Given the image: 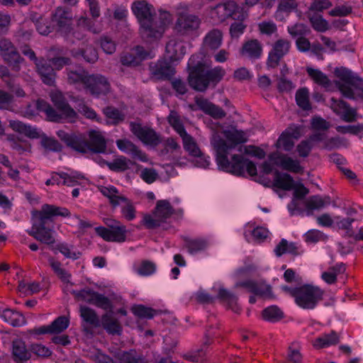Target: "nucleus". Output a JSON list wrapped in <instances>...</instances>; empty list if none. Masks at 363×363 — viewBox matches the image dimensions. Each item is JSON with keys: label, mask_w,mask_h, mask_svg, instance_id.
Here are the masks:
<instances>
[{"label": "nucleus", "mask_w": 363, "mask_h": 363, "mask_svg": "<svg viewBox=\"0 0 363 363\" xmlns=\"http://www.w3.org/2000/svg\"><path fill=\"white\" fill-rule=\"evenodd\" d=\"M218 123L209 125L211 130L210 144L220 170L240 176L247 172L250 176L257 174L256 165L245 155L262 159L265 157L263 150L252 145L240 146L247 140L243 130L230 126L220 130Z\"/></svg>", "instance_id": "obj_1"}, {"label": "nucleus", "mask_w": 363, "mask_h": 363, "mask_svg": "<svg viewBox=\"0 0 363 363\" xmlns=\"http://www.w3.org/2000/svg\"><path fill=\"white\" fill-rule=\"evenodd\" d=\"M133 13L140 24V32L144 38L157 39L161 37L172 18L167 11H162L158 17L152 14L150 6L144 1L135 2L132 6Z\"/></svg>", "instance_id": "obj_2"}, {"label": "nucleus", "mask_w": 363, "mask_h": 363, "mask_svg": "<svg viewBox=\"0 0 363 363\" xmlns=\"http://www.w3.org/2000/svg\"><path fill=\"white\" fill-rule=\"evenodd\" d=\"M69 216V211L67 208H60L52 205L45 204L40 211L32 212L33 226L29 234L35 239L48 245L55 243L54 231L51 228H47L45 225L48 222L52 220L54 216Z\"/></svg>", "instance_id": "obj_3"}, {"label": "nucleus", "mask_w": 363, "mask_h": 363, "mask_svg": "<svg viewBox=\"0 0 363 363\" xmlns=\"http://www.w3.org/2000/svg\"><path fill=\"white\" fill-rule=\"evenodd\" d=\"M58 138L68 147L81 153L93 152L104 153L106 152V143L104 135L99 130H90L89 141L87 142L85 135L82 133L67 132L59 130L56 132Z\"/></svg>", "instance_id": "obj_4"}, {"label": "nucleus", "mask_w": 363, "mask_h": 363, "mask_svg": "<svg viewBox=\"0 0 363 363\" xmlns=\"http://www.w3.org/2000/svg\"><path fill=\"white\" fill-rule=\"evenodd\" d=\"M197 56L193 55L189 61L190 68L189 83L195 90L205 91L210 83L216 84L222 79L225 74V70L220 67H216L208 69V67L202 62H196Z\"/></svg>", "instance_id": "obj_5"}, {"label": "nucleus", "mask_w": 363, "mask_h": 363, "mask_svg": "<svg viewBox=\"0 0 363 363\" xmlns=\"http://www.w3.org/2000/svg\"><path fill=\"white\" fill-rule=\"evenodd\" d=\"M67 72L68 82L77 88H86L97 96L106 94L109 91V84L101 75H88L81 67L69 68Z\"/></svg>", "instance_id": "obj_6"}, {"label": "nucleus", "mask_w": 363, "mask_h": 363, "mask_svg": "<svg viewBox=\"0 0 363 363\" xmlns=\"http://www.w3.org/2000/svg\"><path fill=\"white\" fill-rule=\"evenodd\" d=\"M50 98L60 113H57V112L44 100L39 99L36 102L37 108L40 111L44 112L49 121L57 122L63 118L69 123L76 121L77 118V113L65 101L62 94L60 91L57 90L52 91L50 93Z\"/></svg>", "instance_id": "obj_7"}, {"label": "nucleus", "mask_w": 363, "mask_h": 363, "mask_svg": "<svg viewBox=\"0 0 363 363\" xmlns=\"http://www.w3.org/2000/svg\"><path fill=\"white\" fill-rule=\"evenodd\" d=\"M281 289L294 297L296 303L303 309H313L323 296V291L313 284H305L298 288L281 286Z\"/></svg>", "instance_id": "obj_8"}, {"label": "nucleus", "mask_w": 363, "mask_h": 363, "mask_svg": "<svg viewBox=\"0 0 363 363\" xmlns=\"http://www.w3.org/2000/svg\"><path fill=\"white\" fill-rule=\"evenodd\" d=\"M336 86L342 94L350 99L363 100V79L345 68L336 69Z\"/></svg>", "instance_id": "obj_9"}, {"label": "nucleus", "mask_w": 363, "mask_h": 363, "mask_svg": "<svg viewBox=\"0 0 363 363\" xmlns=\"http://www.w3.org/2000/svg\"><path fill=\"white\" fill-rule=\"evenodd\" d=\"M183 213L181 208H174L167 200H160L157 202L155 208L152 214L144 215L142 223L147 229H155L162 227L168 228V220L173 215L178 217Z\"/></svg>", "instance_id": "obj_10"}, {"label": "nucleus", "mask_w": 363, "mask_h": 363, "mask_svg": "<svg viewBox=\"0 0 363 363\" xmlns=\"http://www.w3.org/2000/svg\"><path fill=\"white\" fill-rule=\"evenodd\" d=\"M98 189L108 199L112 206L121 207V213L123 219L127 221H132L137 218V211L133 202L121 194L114 186L101 185L98 186Z\"/></svg>", "instance_id": "obj_11"}, {"label": "nucleus", "mask_w": 363, "mask_h": 363, "mask_svg": "<svg viewBox=\"0 0 363 363\" xmlns=\"http://www.w3.org/2000/svg\"><path fill=\"white\" fill-rule=\"evenodd\" d=\"M9 126L13 130L25 135L30 138L42 137L41 144L48 150L58 152L61 150L60 144L54 138L42 136L41 131L35 127L22 123L19 121L11 120Z\"/></svg>", "instance_id": "obj_12"}, {"label": "nucleus", "mask_w": 363, "mask_h": 363, "mask_svg": "<svg viewBox=\"0 0 363 363\" xmlns=\"http://www.w3.org/2000/svg\"><path fill=\"white\" fill-rule=\"evenodd\" d=\"M106 227H96L95 231L101 238L107 242H124L127 239V228L119 220H106Z\"/></svg>", "instance_id": "obj_13"}, {"label": "nucleus", "mask_w": 363, "mask_h": 363, "mask_svg": "<svg viewBox=\"0 0 363 363\" xmlns=\"http://www.w3.org/2000/svg\"><path fill=\"white\" fill-rule=\"evenodd\" d=\"M168 121L170 125L182 138L184 148L189 155L191 157L193 155H199L201 150L195 139L186 132L177 113L171 111L168 117Z\"/></svg>", "instance_id": "obj_14"}, {"label": "nucleus", "mask_w": 363, "mask_h": 363, "mask_svg": "<svg viewBox=\"0 0 363 363\" xmlns=\"http://www.w3.org/2000/svg\"><path fill=\"white\" fill-rule=\"evenodd\" d=\"M72 17V14L67 9L59 7L53 15V21L59 26L60 31L65 34L69 40L74 43L73 38L81 40L83 38V34L79 31H74L70 27Z\"/></svg>", "instance_id": "obj_15"}, {"label": "nucleus", "mask_w": 363, "mask_h": 363, "mask_svg": "<svg viewBox=\"0 0 363 363\" xmlns=\"http://www.w3.org/2000/svg\"><path fill=\"white\" fill-rule=\"evenodd\" d=\"M21 52L24 55L27 56L30 60L34 62L43 82L49 86L54 85L56 74L53 72V69L51 68L50 65H48L43 59L39 60L36 57L34 51L28 46L22 47Z\"/></svg>", "instance_id": "obj_16"}, {"label": "nucleus", "mask_w": 363, "mask_h": 363, "mask_svg": "<svg viewBox=\"0 0 363 363\" xmlns=\"http://www.w3.org/2000/svg\"><path fill=\"white\" fill-rule=\"evenodd\" d=\"M0 55L15 71H19L21 65L24 62L15 45L6 38L0 40Z\"/></svg>", "instance_id": "obj_17"}, {"label": "nucleus", "mask_w": 363, "mask_h": 363, "mask_svg": "<svg viewBox=\"0 0 363 363\" xmlns=\"http://www.w3.org/2000/svg\"><path fill=\"white\" fill-rule=\"evenodd\" d=\"M240 8L236 2L232 0H226L211 6L208 9L209 17L215 22H223L229 17L235 15Z\"/></svg>", "instance_id": "obj_18"}, {"label": "nucleus", "mask_w": 363, "mask_h": 363, "mask_svg": "<svg viewBox=\"0 0 363 363\" xmlns=\"http://www.w3.org/2000/svg\"><path fill=\"white\" fill-rule=\"evenodd\" d=\"M211 291L215 297L224 303L228 308L235 313H239L241 308L238 303V297L235 292L225 287L220 282L214 283Z\"/></svg>", "instance_id": "obj_19"}, {"label": "nucleus", "mask_w": 363, "mask_h": 363, "mask_svg": "<svg viewBox=\"0 0 363 363\" xmlns=\"http://www.w3.org/2000/svg\"><path fill=\"white\" fill-rule=\"evenodd\" d=\"M243 236L248 242L260 244L269 238L270 232L255 223L248 222L243 227Z\"/></svg>", "instance_id": "obj_20"}, {"label": "nucleus", "mask_w": 363, "mask_h": 363, "mask_svg": "<svg viewBox=\"0 0 363 363\" xmlns=\"http://www.w3.org/2000/svg\"><path fill=\"white\" fill-rule=\"evenodd\" d=\"M240 287L247 289L249 292L257 296L263 298H271L272 296L271 286L267 284L264 281L247 279L235 282L234 289H238Z\"/></svg>", "instance_id": "obj_21"}, {"label": "nucleus", "mask_w": 363, "mask_h": 363, "mask_svg": "<svg viewBox=\"0 0 363 363\" xmlns=\"http://www.w3.org/2000/svg\"><path fill=\"white\" fill-rule=\"evenodd\" d=\"M270 161L281 169L293 172L300 173L303 172V167L298 160L293 159L287 155L275 152L269 155Z\"/></svg>", "instance_id": "obj_22"}, {"label": "nucleus", "mask_w": 363, "mask_h": 363, "mask_svg": "<svg viewBox=\"0 0 363 363\" xmlns=\"http://www.w3.org/2000/svg\"><path fill=\"white\" fill-rule=\"evenodd\" d=\"M130 128L131 132L145 145L155 146L161 141L160 136L152 128L133 122L130 123Z\"/></svg>", "instance_id": "obj_23"}, {"label": "nucleus", "mask_w": 363, "mask_h": 363, "mask_svg": "<svg viewBox=\"0 0 363 363\" xmlns=\"http://www.w3.org/2000/svg\"><path fill=\"white\" fill-rule=\"evenodd\" d=\"M301 135L302 131L299 126L290 125L279 136L276 146L285 151H290L294 146L295 140H298Z\"/></svg>", "instance_id": "obj_24"}, {"label": "nucleus", "mask_w": 363, "mask_h": 363, "mask_svg": "<svg viewBox=\"0 0 363 363\" xmlns=\"http://www.w3.org/2000/svg\"><path fill=\"white\" fill-rule=\"evenodd\" d=\"M200 19L196 16L188 12H181L178 14L176 29L178 32L188 34L199 27Z\"/></svg>", "instance_id": "obj_25"}, {"label": "nucleus", "mask_w": 363, "mask_h": 363, "mask_svg": "<svg viewBox=\"0 0 363 363\" xmlns=\"http://www.w3.org/2000/svg\"><path fill=\"white\" fill-rule=\"evenodd\" d=\"M290 43L287 40L279 39L274 44L272 51L269 53L267 65L269 67H275L280 60L289 52Z\"/></svg>", "instance_id": "obj_26"}, {"label": "nucleus", "mask_w": 363, "mask_h": 363, "mask_svg": "<svg viewBox=\"0 0 363 363\" xmlns=\"http://www.w3.org/2000/svg\"><path fill=\"white\" fill-rule=\"evenodd\" d=\"M330 107L345 121L352 122L355 121L357 117L355 109L348 106L342 100H337L332 98Z\"/></svg>", "instance_id": "obj_27"}, {"label": "nucleus", "mask_w": 363, "mask_h": 363, "mask_svg": "<svg viewBox=\"0 0 363 363\" xmlns=\"http://www.w3.org/2000/svg\"><path fill=\"white\" fill-rule=\"evenodd\" d=\"M117 147L126 154L141 162H148L147 156L142 152L135 144L127 139L118 140L116 142Z\"/></svg>", "instance_id": "obj_28"}, {"label": "nucleus", "mask_w": 363, "mask_h": 363, "mask_svg": "<svg viewBox=\"0 0 363 363\" xmlns=\"http://www.w3.org/2000/svg\"><path fill=\"white\" fill-rule=\"evenodd\" d=\"M184 43L176 39L170 40L166 45V56L172 62L180 60L186 53Z\"/></svg>", "instance_id": "obj_29"}, {"label": "nucleus", "mask_w": 363, "mask_h": 363, "mask_svg": "<svg viewBox=\"0 0 363 363\" xmlns=\"http://www.w3.org/2000/svg\"><path fill=\"white\" fill-rule=\"evenodd\" d=\"M152 57L153 55L146 52L143 47L137 46L132 53L125 54L121 57V62L124 65L135 66L142 60Z\"/></svg>", "instance_id": "obj_30"}, {"label": "nucleus", "mask_w": 363, "mask_h": 363, "mask_svg": "<svg viewBox=\"0 0 363 363\" xmlns=\"http://www.w3.org/2000/svg\"><path fill=\"white\" fill-rule=\"evenodd\" d=\"M195 101L200 110L215 119H220L225 116V112L221 108L207 99L199 97L196 98Z\"/></svg>", "instance_id": "obj_31"}, {"label": "nucleus", "mask_w": 363, "mask_h": 363, "mask_svg": "<svg viewBox=\"0 0 363 363\" xmlns=\"http://www.w3.org/2000/svg\"><path fill=\"white\" fill-rule=\"evenodd\" d=\"M52 178L54 184L74 186L78 182V180L84 179V176L77 172L69 171V172L55 174L52 176Z\"/></svg>", "instance_id": "obj_32"}, {"label": "nucleus", "mask_w": 363, "mask_h": 363, "mask_svg": "<svg viewBox=\"0 0 363 363\" xmlns=\"http://www.w3.org/2000/svg\"><path fill=\"white\" fill-rule=\"evenodd\" d=\"M12 354L16 362H23L30 358L31 352L22 340L16 339L12 343Z\"/></svg>", "instance_id": "obj_33"}, {"label": "nucleus", "mask_w": 363, "mask_h": 363, "mask_svg": "<svg viewBox=\"0 0 363 363\" xmlns=\"http://www.w3.org/2000/svg\"><path fill=\"white\" fill-rule=\"evenodd\" d=\"M0 318L13 327H21L26 323V318L23 314L10 308L0 311Z\"/></svg>", "instance_id": "obj_34"}, {"label": "nucleus", "mask_w": 363, "mask_h": 363, "mask_svg": "<svg viewBox=\"0 0 363 363\" xmlns=\"http://www.w3.org/2000/svg\"><path fill=\"white\" fill-rule=\"evenodd\" d=\"M340 341L338 335L335 331L323 334L313 340V346L316 349L329 347L337 344Z\"/></svg>", "instance_id": "obj_35"}, {"label": "nucleus", "mask_w": 363, "mask_h": 363, "mask_svg": "<svg viewBox=\"0 0 363 363\" xmlns=\"http://www.w3.org/2000/svg\"><path fill=\"white\" fill-rule=\"evenodd\" d=\"M294 182L293 177L290 174L280 172L277 170L274 172L273 186L288 191L294 187Z\"/></svg>", "instance_id": "obj_36"}, {"label": "nucleus", "mask_w": 363, "mask_h": 363, "mask_svg": "<svg viewBox=\"0 0 363 363\" xmlns=\"http://www.w3.org/2000/svg\"><path fill=\"white\" fill-rule=\"evenodd\" d=\"M223 41L222 33L217 29L209 31L203 40V46L207 50H215L220 48Z\"/></svg>", "instance_id": "obj_37"}, {"label": "nucleus", "mask_w": 363, "mask_h": 363, "mask_svg": "<svg viewBox=\"0 0 363 363\" xmlns=\"http://www.w3.org/2000/svg\"><path fill=\"white\" fill-rule=\"evenodd\" d=\"M174 63L168 60H160L153 70V73L159 78H168L172 77L174 73Z\"/></svg>", "instance_id": "obj_38"}, {"label": "nucleus", "mask_w": 363, "mask_h": 363, "mask_svg": "<svg viewBox=\"0 0 363 363\" xmlns=\"http://www.w3.org/2000/svg\"><path fill=\"white\" fill-rule=\"evenodd\" d=\"M101 324L110 334L118 335L121 332V325L118 320L115 318L111 313H106L101 317Z\"/></svg>", "instance_id": "obj_39"}, {"label": "nucleus", "mask_w": 363, "mask_h": 363, "mask_svg": "<svg viewBox=\"0 0 363 363\" xmlns=\"http://www.w3.org/2000/svg\"><path fill=\"white\" fill-rule=\"evenodd\" d=\"M297 4L294 0H281L275 12V18L282 21L286 17L296 9Z\"/></svg>", "instance_id": "obj_40"}, {"label": "nucleus", "mask_w": 363, "mask_h": 363, "mask_svg": "<svg viewBox=\"0 0 363 363\" xmlns=\"http://www.w3.org/2000/svg\"><path fill=\"white\" fill-rule=\"evenodd\" d=\"M262 46L256 40L247 42L242 49V55L250 59L259 58L262 55Z\"/></svg>", "instance_id": "obj_41"}, {"label": "nucleus", "mask_w": 363, "mask_h": 363, "mask_svg": "<svg viewBox=\"0 0 363 363\" xmlns=\"http://www.w3.org/2000/svg\"><path fill=\"white\" fill-rule=\"evenodd\" d=\"M213 244L211 239L208 238H199L192 240L189 243V251L195 255L206 250Z\"/></svg>", "instance_id": "obj_42"}, {"label": "nucleus", "mask_w": 363, "mask_h": 363, "mask_svg": "<svg viewBox=\"0 0 363 363\" xmlns=\"http://www.w3.org/2000/svg\"><path fill=\"white\" fill-rule=\"evenodd\" d=\"M59 251L66 258L71 259L73 260L77 259L80 257V252L72 244L61 242L56 245L53 249Z\"/></svg>", "instance_id": "obj_43"}, {"label": "nucleus", "mask_w": 363, "mask_h": 363, "mask_svg": "<svg viewBox=\"0 0 363 363\" xmlns=\"http://www.w3.org/2000/svg\"><path fill=\"white\" fill-rule=\"evenodd\" d=\"M240 10L241 11L237 18L241 21L235 22L230 26V32L233 38H238L240 36L244 33L246 28V26L242 21L247 18L248 13L247 11L244 10V8L240 9Z\"/></svg>", "instance_id": "obj_44"}, {"label": "nucleus", "mask_w": 363, "mask_h": 363, "mask_svg": "<svg viewBox=\"0 0 363 363\" xmlns=\"http://www.w3.org/2000/svg\"><path fill=\"white\" fill-rule=\"evenodd\" d=\"M48 262L53 272L62 281L67 284L70 283L71 275L62 267L61 262L51 257L48 258Z\"/></svg>", "instance_id": "obj_45"}, {"label": "nucleus", "mask_w": 363, "mask_h": 363, "mask_svg": "<svg viewBox=\"0 0 363 363\" xmlns=\"http://www.w3.org/2000/svg\"><path fill=\"white\" fill-rule=\"evenodd\" d=\"M306 69L308 76L315 83L324 87H327L330 85V80L327 75L320 69L309 66L306 67Z\"/></svg>", "instance_id": "obj_46"}, {"label": "nucleus", "mask_w": 363, "mask_h": 363, "mask_svg": "<svg viewBox=\"0 0 363 363\" xmlns=\"http://www.w3.org/2000/svg\"><path fill=\"white\" fill-rule=\"evenodd\" d=\"M72 55L74 57L82 56L88 62H94L98 59L97 51L91 45H86L80 51H72Z\"/></svg>", "instance_id": "obj_47"}, {"label": "nucleus", "mask_w": 363, "mask_h": 363, "mask_svg": "<svg viewBox=\"0 0 363 363\" xmlns=\"http://www.w3.org/2000/svg\"><path fill=\"white\" fill-rule=\"evenodd\" d=\"M116 363H145L144 359L137 357L134 351L118 352Z\"/></svg>", "instance_id": "obj_48"}, {"label": "nucleus", "mask_w": 363, "mask_h": 363, "mask_svg": "<svg viewBox=\"0 0 363 363\" xmlns=\"http://www.w3.org/2000/svg\"><path fill=\"white\" fill-rule=\"evenodd\" d=\"M140 177L147 184H152L158 178L157 172L153 168L144 167L137 165Z\"/></svg>", "instance_id": "obj_49"}, {"label": "nucleus", "mask_w": 363, "mask_h": 363, "mask_svg": "<svg viewBox=\"0 0 363 363\" xmlns=\"http://www.w3.org/2000/svg\"><path fill=\"white\" fill-rule=\"evenodd\" d=\"M262 317L270 322H276L283 317V313L277 306H271L262 311Z\"/></svg>", "instance_id": "obj_50"}, {"label": "nucleus", "mask_w": 363, "mask_h": 363, "mask_svg": "<svg viewBox=\"0 0 363 363\" xmlns=\"http://www.w3.org/2000/svg\"><path fill=\"white\" fill-rule=\"evenodd\" d=\"M330 202L328 197L323 198L315 196L308 200L306 207L308 210H320L329 205Z\"/></svg>", "instance_id": "obj_51"}, {"label": "nucleus", "mask_w": 363, "mask_h": 363, "mask_svg": "<svg viewBox=\"0 0 363 363\" xmlns=\"http://www.w3.org/2000/svg\"><path fill=\"white\" fill-rule=\"evenodd\" d=\"M156 264L150 261H143L140 266L135 269L136 273L142 277H148L154 274L156 272Z\"/></svg>", "instance_id": "obj_52"}, {"label": "nucleus", "mask_w": 363, "mask_h": 363, "mask_svg": "<svg viewBox=\"0 0 363 363\" xmlns=\"http://www.w3.org/2000/svg\"><path fill=\"white\" fill-rule=\"evenodd\" d=\"M88 356L96 363H116L109 356L96 348L91 349L88 352Z\"/></svg>", "instance_id": "obj_53"}, {"label": "nucleus", "mask_w": 363, "mask_h": 363, "mask_svg": "<svg viewBox=\"0 0 363 363\" xmlns=\"http://www.w3.org/2000/svg\"><path fill=\"white\" fill-rule=\"evenodd\" d=\"M166 150L173 154L174 163L179 166H182L184 162H180L179 154L181 152V148L179 144L174 139H168L166 142Z\"/></svg>", "instance_id": "obj_54"}, {"label": "nucleus", "mask_w": 363, "mask_h": 363, "mask_svg": "<svg viewBox=\"0 0 363 363\" xmlns=\"http://www.w3.org/2000/svg\"><path fill=\"white\" fill-rule=\"evenodd\" d=\"M104 113L108 118V123L116 124L124 119V114L113 107L104 108Z\"/></svg>", "instance_id": "obj_55"}, {"label": "nucleus", "mask_w": 363, "mask_h": 363, "mask_svg": "<svg viewBox=\"0 0 363 363\" xmlns=\"http://www.w3.org/2000/svg\"><path fill=\"white\" fill-rule=\"evenodd\" d=\"M69 325V320L66 316H60L50 325L51 333H60L66 330Z\"/></svg>", "instance_id": "obj_56"}, {"label": "nucleus", "mask_w": 363, "mask_h": 363, "mask_svg": "<svg viewBox=\"0 0 363 363\" xmlns=\"http://www.w3.org/2000/svg\"><path fill=\"white\" fill-rule=\"evenodd\" d=\"M192 157L191 162L195 167L206 169L211 164L210 157L203 154L201 150H200L199 155H193Z\"/></svg>", "instance_id": "obj_57"}, {"label": "nucleus", "mask_w": 363, "mask_h": 363, "mask_svg": "<svg viewBox=\"0 0 363 363\" xmlns=\"http://www.w3.org/2000/svg\"><path fill=\"white\" fill-rule=\"evenodd\" d=\"M308 94V90L306 88L298 90L296 94V101L298 106L304 110H308L311 108Z\"/></svg>", "instance_id": "obj_58"}, {"label": "nucleus", "mask_w": 363, "mask_h": 363, "mask_svg": "<svg viewBox=\"0 0 363 363\" xmlns=\"http://www.w3.org/2000/svg\"><path fill=\"white\" fill-rule=\"evenodd\" d=\"M300 345L296 343H292L288 349L287 359L291 363H301L302 355L300 352Z\"/></svg>", "instance_id": "obj_59"}, {"label": "nucleus", "mask_w": 363, "mask_h": 363, "mask_svg": "<svg viewBox=\"0 0 363 363\" xmlns=\"http://www.w3.org/2000/svg\"><path fill=\"white\" fill-rule=\"evenodd\" d=\"M9 146L20 154L30 150V144L27 140H16L13 138H9Z\"/></svg>", "instance_id": "obj_60"}, {"label": "nucleus", "mask_w": 363, "mask_h": 363, "mask_svg": "<svg viewBox=\"0 0 363 363\" xmlns=\"http://www.w3.org/2000/svg\"><path fill=\"white\" fill-rule=\"evenodd\" d=\"M134 164L135 163L125 157H121L115 160L112 164H109V167L113 170L125 171L131 168Z\"/></svg>", "instance_id": "obj_61"}, {"label": "nucleus", "mask_w": 363, "mask_h": 363, "mask_svg": "<svg viewBox=\"0 0 363 363\" xmlns=\"http://www.w3.org/2000/svg\"><path fill=\"white\" fill-rule=\"evenodd\" d=\"M309 18L313 28L318 31L324 32L328 29V22L319 14L311 16L309 14Z\"/></svg>", "instance_id": "obj_62"}, {"label": "nucleus", "mask_w": 363, "mask_h": 363, "mask_svg": "<svg viewBox=\"0 0 363 363\" xmlns=\"http://www.w3.org/2000/svg\"><path fill=\"white\" fill-rule=\"evenodd\" d=\"M93 300V305L111 312L113 306L111 301L106 296L99 293H96Z\"/></svg>", "instance_id": "obj_63"}, {"label": "nucleus", "mask_w": 363, "mask_h": 363, "mask_svg": "<svg viewBox=\"0 0 363 363\" xmlns=\"http://www.w3.org/2000/svg\"><path fill=\"white\" fill-rule=\"evenodd\" d=\"M80 315L84 321L90 324H96L99 322L95 311L89 307L82 306L80 308Z\"/></svg>", "instance_id": "obj_64"}]
</instances>
